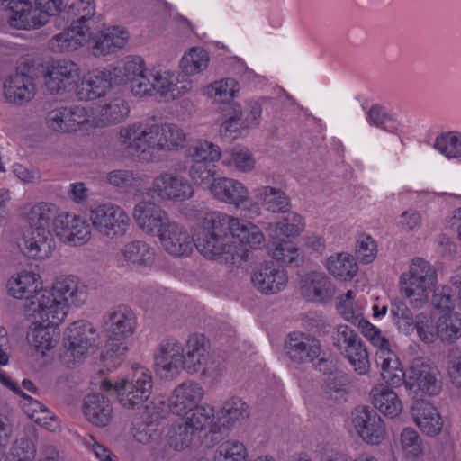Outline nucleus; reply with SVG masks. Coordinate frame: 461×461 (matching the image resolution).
I'll return each mask as SVG.
<instances>
[{"mask_svg":"<svg viewBox=\"0 0 461 461\" xmlns=\"http://www.w3.org/2000/svg\"><path fill=\"white\" fill-rule=\"evenodd\" d=\"M112 80L113 77L110 70L90 71L77 86L76 95L80 101H91L104 96L112 86Z\"/></svg>","mask_w":461,"mask_h":461,"instance_id":"7c9ffc66","label":"nucleus"},{"mask_svg":"<svg viewBox=\"0 0 461 461\" xmlns=\"http://www.w3.org/2000/svg\"><path fill=\"white\" fill-rule=\"evenodd\" d=\"M93 35L86 25H70L62 32L52 36L49 41V49L55 53H65L76 50L87 43Z\"/></svg>","mask_w":461,"mask_h":461,"instance_id":"2f4dec72","label":"nucleus"},{"mask_svg":"<svg viewBox=\"0 0 461 461\" xmlns=\"http://www.w3.org/2000/svg\"><path fill=\"white\" fill-rule=\"evenodd\" d=\"M23 308L26 314L32 317L36 322L56 326L64 321L69 309L66 303L56 296L51 288L39 290L29 303H23Z\"/></svg>","mask_w":461,"mask_h":461,"instance_id":"6e6552de","label":"nucleus"},{"mask_svg":"<svg viewBox=\"0 0 461 461\" xmlns=\"http://www.w3.org/2000/svg\"><path fill=\"white\" fill-rule=\"evenodd\" d=\"M407 391L417 395L418 392L434 395L438 392L436 371L429 360L424 357L414 358L408 370L402 384Z\"/></svg>","mask_w":461,"mask_h":461,"instance_id":"9d476101","label":"nucleus"},{"mask_svg":"<svg viewBox=\"0 0 461 461\" xmlns=\"http://www.w3.org/2000/svg\"><path fill=\"white\" fill-rule=\"evenodd\" d=\"M253 286L261 294H276L287 285L285 270L274 261H268L256 267L251 274Z\"/></svg>","mask_w":461,"mask_h":461,"instance_id":"f3484780","label":"nucleus"},{"mask_svg":"<svg viewBox=\"0 0 461 461\" xmlns=\"http://www.w3.org/2000/svg\"><path fill=\"white\" fill-rule=\"evenodd\" d=\"M221 159L222 165L234 172L249 173L255 168L256 161L251 152L242 147L226 150Z\"/></svg>","mask_w":461,"mask_h":461,"instance_id":"de8ad7c7","label":"nucleus"},{"mask_svg":"<svg viewBox=\"0 0 461 461\" xmlns=\"http://www.w3.org/2000/svg\"><path fill=\"white\" fill-rule=\"evenodd\" d=\"M269 252L274 259L285 265L298 266L302 262L299 249L291 240H280L272 242Z\"/></svg>","mask_w":461,"mask_h":461,"instance_id":"864d4df0","label":"nucleus"},{"mask_svg":"<svg viewBox=\"0 0 461 461\" xmlns=\"http://www.w3.org/2000/svg\"><path fill=\"white\" fill-rule=\"evenodd\" d=\"M95 15V4L94 0H77L68 6V19L72 25H86L92 32L91 23Z\"/></svg>","mask_w":461,"mask_h":461,"instance_id":"6e6d98bb","label":"nucleus"},{"mask_svg":"<svg viewBox=\"0 0 461 461\" xmlns=\"http://www.w3.org/2000/svg\"><path fill=\"white\" fill-rule=\"evenodd\" d=\"M352 425L357 434L366 443L380 444L385 437V427L375 411L359 406L352 412Z\"/></svg>","mask_w":461,"mask_h":461,"instance_id":"2eb2a0df","label":"nucleus"},{"mask_svg":"<svg viewBox=\"0 0 461 461\" xmlns=\"http://www.w3.org/2000/svg\"><path fill=\"white\" fill-rule=\"evenodd\" d=\"M136 324V316L127 306L118 307L109 315L105 323L108 333L106 352L104 356L105 360L118 359V363L122 361L127 350L125 339L133 334Z\"/></svg>","mask_w":461,"mask_h":461,"instance_id":"423d86ee","label":"nucleus"},{"mask_svg":"<svg viewBox=\"0 0 461 461\" xmlns=\"http://www.w3.org/2000/svg\"><path fill=\"white\" fill-rule=\"evenodd\" d=\"M9 18L12 27L20 30H32L44 24L45 14H41L37 5L26 0L15 2Z\"/></svg>","mask_w":461,"mask_h":461,"instance_id":"f704fd0d","label":"nucleus"},{"mask_svg":"<svg viewBox=\"0 0 461 461\" xmlns=\"http://www.w3.org/2000/svg\"><path fill=\"white\" fill-rule=\"evenodd\" d=\"M89 220L95 230L108 240H117L126 235L131 227V218L121 206L105 203L89 211Z\"/></svg>","mask_w":461,"mask_h":461,"instance_id":"0eeeda50","label":"nucleus"},{"mask_svg":"<svg viewBox=\"0 0 461 461\" xmlns=\"http://www.w3.org/2000/svg\"><path fill=\"white\" fill-rule=\"evenodd\" d=\"M101 388L114 391L118 402L126 409H138L149 399L153 388V377L149 369L141 366H133L130 377L121 379L115 384L103 381Z\"/></svg>","mask_w":461,"mask_h":461,"instance_id":"20e7f679","label":"nucleus"},{"mask_svg":"<svg viewBox=\"0 0 461 461\" xmlns=\"http://www.w3.org/2000/svg\"><path fill=\"white\" fill-rule=\"evenodd\" d=\"M186 135L173 123L135 122L120 128L118 141L122 148L140 161L149 163L155 151H174L184 147Z\"/></svg>","mask_w":461,"mask_h":461,"instance_id":"f257e3e1","label":"nucleus"},{"mask_svg":"<svg viewBox=\"0 0 461 461\" xmlns=\"http://www.w3.org/2000/svg\"><path fill=\"white\" fill-rule=\"evenodd\" d=\"M130 34L122 26L104 29L93 39L92 51L95 57L106 56L122 49L129 41Z\"/></svg>","mask_w":461,"mask_h":461,"instance_id":"473e14b6","label":"nucleus"},{"mask_svg":"<svg viewBox=\"0 0 461 461\" xmlns=\"http://www.w3.org/2000/svg\"><path fill=\"white\" fill-rule=\"evenodd\" d=\"M19 395L22 397L21 404L24 413L36 423L50 429V424H49L47 420H54V419L52 416H50L47 407L22 391Z\"/></svg>","mask_w":461,"mask_h":461,"instance_id":"052dcab7","label":"nucleus"},{"mask_svg":"<svg viewBox=\"0 0 461 461\" xmlns=\"http://www.w3.org/2000/svg\"><path fill=\"white\" fill-rule=\"evenodd\" d=\"M227 119L221 124L220 132L223 138L235 140L241 131L247 130L243 121V112L238 103L230 104L229 109H222Z\"/></svg>","mask_w":461,"mask_h":461,"instance_id":"09e8293b","label":"nucleus"},{"mask_svg":"<svg viewBox=\"0 0 461 461\" xmlns=\"http://www.w3.org/2000/svg\"><path fill=\"white\" fill-rule=\"evenodd\" d=\"M336 293L335 285L322 272H310L301 279V294L308 301L324 303Z\"/></svg>","mask_w":461,"mask_h":461,"instance_id":"c85d7f7f","label":"nucleus"},{"mask_svg":"<svg viewBox=\"0 0 461 461\" xmlns=\"http://www.w3.org/2000/svg\"><path fill=\"white\" fill-rule=\"evenodd\" d=\"M144 403L141 418L147 425H151L163 419L169 407L165 397L161 395L154 396Z\"/></svg>","mask_w":461,"mask_h":461,"instance_id":"338daca9","label":"nucleus"},{"mask_svg":"<svg viewBox=\"0 0 461 461\" xmlns=\"http://www.w3.org/2000/svg\"><path fill=\"white\" fill-rule=\"evenodd\" d=\"M248 451L245 445L238 440H227L217 448L214 461H247Z\"/></svg>","mask_w":461,"mask_h":461,"instance_id":"e2e57ef3","label":"nucleus"},{"mask_svg":"<svg viewBox=\"0 0 461 461\" xmlns=\"http://www.w3.org/2000/svg\"><path fill=\"white\" fill-rule=\"evenodd\" d=\"M329 273L340 281H349L357 275L358 266L355 258L346 252L337 253L326 260Z\"/></svg>","mask_w":461,"mask_h":461,"instance_id":"a19ab883","label":"nucleus"},{"mask_svg":"<svg viewBox=\"0 0 461 461\" xmlns=\"http://www.w3.org/2000/svg\"><path fill=\"white\" fill-rule=\"evenodd\" d=\"M51 290L68 308L70 305L80 307L88 300V286L73 275L58 276Z\"/></svg>","mask_w":461,"mask_h":461,"instance_id":"bb28decb","label":"nucleus"},{"mask_svg":"<svg viewBox=\"0 0 461 461\" xmlns=\"http://www.w3.org/2000/svg\"><path fill=\"white\" fill-rule=\"evenodd\" d=\"M249 416V406L240 398L227 400L217 414L219 429L221 428L230 429L240 424Z\"/></svg>","mask_w":461,"mask_h":461,"instance_id":"ea45409f","label":"nucleus"},{"mask_svg":"<svg viewBox=\"0 0 461 461\" xmlns=\"http://www.w3.org/2000/svg\"><path fill=\"white\" fill-rule=\"evenodd\" d=\"M411 415L420 430L436 436L442 429L443 422L437 409L426 401H416L411 407Z\"/></svg>","mask_w":461,"mask_h":461,"instance_id":"c9c22d12","label":"nucleus"},{"mask_svg":"<svg viewBox=\"0 0 461 461\" xmlns=\"http://www.w3.org/2000/svg\"><path fill=\"white\" fill-rule=\"evenodd\" d=\"M437 277H426L401 275L400 291L409 300L412 307L420 309L429 300V294L434 291Z\"/></svg>","mask_w":461,"mask_h":461,"instance_id":"393cba45","label":"nucleus"},{"mask_svg":"<svg viewBox=\"0 0 461 461\" xmlns=\"http://www.w3.org/2000/svg\"><path fill=\"white\" fill-rule=\"evenodd\" d=\"M253 194L262 207L274 213L286 212L291 205L289 196L279 187L258 185Z\"/></svg>","mask_w":461,"mask_h":461,"instance_id":"e433bc0d","label":"nucleus"},{"mask_svg":"<svg viewBox=\"0 0 461 461\" xmlns=\"http://www.w3.org/2000/svg\"><path fill=\"white\" fill-rule=\"evenodd\" d=\"M342 356L349 362L354 371L358 375H363L368 373L370 368L369 357L362 339H359L354 347L344 350Z\"/></svg>","mask_w":461,"mask_h":461,"instance_id":"680f3d73","label":"nucleus"},{"mask_svg":"<svg viewBox=\"0 0 461 461\" xmlns=\"http://www.w3.org/2000/svg\"><path fill=\"white\" fill-rule=\"evenodd\" d=\"M55 246L49 229L28 227L18 240L22 253L33 259H43L50 256Z\"/></svg>","mask_w":461,"mask_h":461,"instance_id":"a211bd4d","label":"nucleus"},{"mask_svg":"<svg viewBox=\"0 0 461 461\" xmlns=\"http://www.w3.org/2000/svg\"><path fill=\"white\" fill-rule=\"evenodd\" d=\"M184 370L189 375L216 378L225 370L222 357L211 350L210 340L201 333L189 335L183 350Z\"/></svg>","mask_w":461,"mask_h":461,"instance_id":"7ed1b4c3","label":"nucleus"},{"mask_svg":"<svg viewBox=\"0 0 461 461\" xmlns=\"http://www.w3.org/2000/svg\"><path fill=\"white\" fill-rule=\"evenodd\" d=\"M204 396L203 386L194 381H185L176 386L169 398V408L176 415H183L199 406Z\"/></svg>","mask_w":461,"mask_h":461,"instance_id":"c756f323","label":"nucleus"},{"mask_svg":"<svg viewBox=\"0 0 461 461\" xmlns=\"http://www.w3.org/2000/svg\"><path fill=\"white\" fill-rule=\"evenodd\" d=\"M433 148L448 159L461 158V131H446L436 137Z\"/></svg>","mask_w":461,"mask_h":461,"instance_id":"603ef678","label":"nucleus"},{"mask_svg":"<svg viewBox=\"0 0 461 461\" xmlns=\"http://www.w3.org/2000/svg\"><path fill=\"white\" fill-rule=\"evenodd\" d=\"M209 60V54L204 49L193 47L182 57L180 68L185 75L193 76L205 70Z\"/></svg>","mask_w":461,"mask_h":461,"instance_id":"3c124183","label":"nucleus"},{"mask_svg":"<svg viewBox=\"0 0 461 461\" xmlns=\"http://www.w3.org/2000/svg\"><path fill=\"white\" fill-rule=\"evenodd\" d=\"M58 216L57 207L50 203H38L28 212L27 218L30 226L49 229L50 222Z\"/></svg>","mask_w":461,"mask_h":461,"instance_id":"bf43d9fd","label":"nucleus"},{"mask_svg":"<svg viewBox=\"0 0 461 461\" xmlns=\"http://www.w3.org/2000/svg\"><path fill=\"white\" fill-rule=\"evenodd\" d=\"M154 94L159 95L166 101H173L189 93L193 88L190 79L179 78L170 71H154L151 73Z\"/></svg>","mask_w":461,"mask_h":461,"instance_id":"5701e85b","label":"nucleus"},{"mask_svg":"<svg viewBox=\"0 0 461 461\" xmlns=\"http://www.w3.org/2000/svg\"><path fill=\"white\" fill-rule=\"evenodd\" d=\"M267 230L270 235L282 234L285 237H294L304 230V221L300 214L289 212L282 221L269 223Z\"/></svg>","mask_w":461,"mask_h":461,"instance_id":"13d9d810","label":"nucleus"},{"mask_svg":"<svg viewBox=\"0 0 461 461\" xmlns=\"http://www.w3.org/2000/svg\"><path fill=\"white\" fill-rule=\"evenodd\" d=\"M229 232L230 216L219 212L207 213L195 232L194 246L207 259L234 265L241 256Z\"/></svg>","mask_w":461,"mask_h":461,"instance_id":"f03ea898","label":"nucleus"},{"mask_svg":"<svg viewBox=\"0 0 461 461\" xmlns=\"http://www.w3.org/2000/svg\"><path fill=\"white\" fill-rule=\"evenodd\" d=\"M97 336V331L91 323L85 321L73 322L65 332L66 354L73 357L74 363L81 362L95 345Z\"/></svg>","mask_w":461,"mask_h":461,"instance_id":"f8f14e48","label":"nucleus"},{"mask_svg":"<svg viewBox=\"0 0 461 461\" xmlns=\"http://www.w3.org/2000/svg\"><path fill=\"white\" fill-rule=\"evenodd\" d=\"M196 434L183 419L181 422L172 425L169 430L170 444L175 449H184L190 446Z\"/></svg>","mask_w":461,"mask_h":461,"instance_id":"69168bd1","label":"nucleus"},{"mask_svg":"<svg viewBox=\"0 0 461 461\" xmlns=\"http://www.w3.org/2000/svg\"><path fill=\"white\" fill-rule=\"evenodd\" d=\"M35 93L34 79L26 73H13L4 81L3 95L6 102L10 104L28 103L34 97Z\"/></svg>","mask_w":461,"mask_h":461,"instance_id":"cd10ccee","label":"nucleus"},{"mask_svg":"<svg viewBox=\"0 0 461 461\" xmlns=\"http://www.w3.org/2000/svg\"><path fill=\"white\" fill-rule=\"evenodd\" d=\"M132 217L140 230L158 238L173 221L164 209L149 201L139 202L133 208Z\"/></svg>","mask_w":461,"mask_h":461,"instance_id":"ddd939ff","label":"nucleus"},{"mask_svg":"<svg viewBox=\"0 0 461 461\" xmlns=\"http://www.w3.org/2000/svg\"><path fill=\"white\" fill-rule=\"evenodd\" d=\"M210 193L217 201L235 208H240L249 200V193L245 185L230 177L219 176L213 179Z\"/></svg>","mask_w":461,"mask_h":461,"instance_id":"4be33fe9","label":"nucleus"},{"mask_svg":"<svg viewBox=\"0 0 461 461\" xmlns=\"http://www.w3.org/2000/svg\"><path fill=\"white\" fill-rule=\"evenodd\" d=\"M230 233L240 243L253 249H260L265 245V235L257 225L249 221L230 216Z\"/></svg>","mask_w":461,"mask_h":461,"instance_id":"4c0bfd02","label":"nucleus"},{"mask_svg":"<svg viewBox=\"0 0 461 461\" xmlns=\"http://www.w3.org/2000/svg\"><path fill=\"white\" fill-rule=\"evenodd\" d=\"M145 62L139 56H128L111 71L115 85L131 83L145 72Z\"/></svg>","mask_w":461,"mask_h":461,"instance_id":"a18cd8bd","label":"nucleus"},{"mask_svg":"<svg viewBox=\"0 0 461 461\" xmlns=\"http://www.w3.org/2000/svg\"><path fill=\"white\" fill-rule=\"evenodd\" d=\"M185 420L196 432L209 430L211 433L220 431L217 420L215 421V411L208 403L201 404L184 413Z\"/></svg>","mask_w":461,"mask_h":461,"instance_id":"58836bf2","label":"nucleus"},{"mask_svg":"<svg viewBox=\"0 0 461 461\" xmlns=\"http://www.w3.org/2000/svg\"><path fill=\"white\" fill-rule=\"evenodd\" d=\"M79 77L78 66L68 59L52 63L44 77V84L50 94H60L71 88Z\"/></svg>","mask_w":461,"mask_h":461,"instance_id":"412c9836","label":"nucleus"},{"mask_svg":"<svg viewBox=\"0 0 461 461\" xmlns=\"http://www.w3.org/2000/svg\"><path fill=\"white\" fill-rule=\"evenodd\" d=\"M239 91V84L234 78L221 79L207 87L208 96L212 98L214 102L223 103L225 105L223 109H229V104L235 103L231 100Z\"/></svg>","mask_w":461,"mask_h":461,"instance_id":"8fccbe9b","label":"nucleus"},{"mask_svg":"<svg viewBox=\"0 0 461 461\" xmlns=\"http://www.w3.org/2000/svg\"><path fill=\"white\" fill-rule=\"evenodd\" d=\"M185 156L193 162H216L221 158V151L218 145L207 140L197 139L187 146Z\"/></svg>","mask_w":461,"mask_h":461,"instance_id":"c03bdc74","label":"nucleus"},{"mask_svg":"<svg viewBox=\"0 0 461 461\" xmlns=\"http://www.w3.org/2000/svg\"><path fill=\"white\" fill-rule=\"evenodd\" d=\"M130 113L127 102L122 97L105 100L92 108L91 127H107L126 120Z\"/></svg>","mask_w":461,"mask_h":461,"instance_id":"a878e982","label":"nucleus"},{"mask_svg":"<svg viewBox=\"0 0 461 461\" xmlns=\"http://www.w3.org/2000/svg\"><path fill=\"white\" fill-rule=\"evenodd\" d=\"M436 339L454 343L461 338V315L456 312H442L436 322Z\"/></svg>","mask_w":461,"mask_h":461,"instance_id":"37998d69","label":"nucleus"},{"mask_svg":"<svg viewBox=\"0 0 461 461\" xmlns=\"http://www.w3.org/2000/svg\"><path fill=\"white\" fill-rule=\"evenodd\" d=\"M284 350L287 357L294 364L302 365L313 362L321 352V342L314 337L301 331L287 334Z\"/></svg>","mask_w":461,"mask_h":461,"instance_id":"4468645a","label":"nucleus"},{"mask_svg":"<svg viewBox=\"0 0 461 461\" xmlns=\"http://www.w3.org/2000/svg\"><path fill=\"white\" fill-rule=\"evenodd\" d=\"M390 312L393 323L401 331L409 334L414 330L415 317L405 303L402 301L393 302Z\"/></svg>","mask_w":461,"mask_h":461,"instance_id":"0e129e2a","label":"nucleus"},{"mask_svg":"<svg viewBox=\"0 0 461 461\" xmlns=\"http://www.w3.org/2000/svg\"><path fill=\"white\" fill-rule=\"evenodd\" d=\"M184 346L176 339H167L158 346L154 356L156 372L165 378L178 375L184 370Z\"/></svg>","mask_w":461,"mask_h":461,"instance_id":"dca6fc26","label":"nucleus"},{"mask_svg":"<svg viewBox=\"0 0 461 461\" xmlns=\"http://www.w3.org/2000/svg\"><path fill=\"white\" fill-rule=\"evenodd\" d=\"M38 275L33 272H23L18 276L11 278L7 283L10 295L17 299H25L29 303L32 297L38 293Z\"/></svg>","mask_w":461,"mask_h":461,"instance_id":"79ce46f5","label":"nucleus"},{"mask_svg":"<svg viewBox=\"0 0 461 461\" xmlns=\"http://www.w3.org/2000/svg\"><path fill=\"white\" fill-rule=\"evenodd\" d=\"M158 240L163 249L175 258H186L194 250L195 238H193L185 226L176 221L160 233Z\"/></svg>","mask_w":461,"mask_h":461,"instance_id":"6ab92c4d","label":"nucleus"},{"mask_svg":"<svg viewBox=\"0 0 461 461\" xmlns=\"http://www.w3.org/2000/svg\"><path fill=\"white\" fill-rule=\"evenodd\" d=\"M401 443L405 455L411 458H418L422 453V444L417 431L405 428L401 434Z\"/></svg>","mask_w":461,"mask_h":461,"instance_id":"774afa93","label":"nucleus"},{"mask_svg":"<svg viewBox=\"0 0 461 461\" xmlns=\"http://www.w3.org/2000/svg\"><path fill=\"white\" fill-rule=\"evenodd\" d=\"M118 267L131 270L152 266L155 261L154 249L142 240H133L124 244L115 255Z\"/></svg>","mask_w":461,"mask_h":461,"instance_id":"aec40b11","label":"nucleus"},{"mask_svg":"<svg viewBox=\"0 0 461 461\" xmlns=\"http://www.w3.org/2000/svg\"><path fill=\"white\" fill-rule=\"evenodd\" d=\"M33 324L34 327L27 334L29 344L41 353L52 348L55 346L56 339L49 328L56 327V325H44L45 323L36 322L35 321Z\"/></svg>","mask_w":461,"mask_h":461,"instance_id":"4d7b16f0","label":"nucleus"},{"mask_svg":"<svg viewBox=\"0 0 461 461\" xmlns=\"http://www.w3.org/2000/svg\"><path fill=\"white\" fill-rule=\"evenodd\" d=\"M338 310L346 321L357 324L364 334V323L370 322L363 319L362 305L355 301L351 291L340 297Z\"/></svg>","mask_w":461,"mask_h":461,"instance_id":"5fc2aeb1","label":"nucleus"},{"mask_svg":"<svg viewBox=\"0 0 461 461\" xmlns=\"http://www.w3.org/2000/svg\"><path fill=\"white\" fill-rule=\"evenodd\" d=\"M53 231L64 243L82 246L91 239V228L83 217L71 212H60L53 221Z\"/></svg>","mask_w":461,"mask_h":461,"instance_id":"9b49d317","label":"nucleus"},{"mask_svg":"<svg viewBox=\"0 0 461 461\" xmlns=\"http://www.w3.org/2000/svg\"><path fill=\"white\" fill-rule=\"evenodd\" d=\"M364 336L375 347V363L381 369V377L393 387L402 385L405 372L397 355L391 350L388 339L372 323H364Z\"/></svg>","mask_w":461,"mask_h":461,"instance_id":"39448f33","label":"nucleus"},{"mask_svg":"<svg viewBox=\"0 0 461 461\" xmlns=\"http://www.w3.org/2000/svg\"><path fill=\"white\" fill-rule=\"evenodd\" d=\"M437 277H426L401 275L400 291L409 300L412 307L420 309L429 300V294L434 291Z\"/></svg>","mask_w":461,"mask_h":461,"instance_id":"b1692460","label":"nucleus"},{"mask_svg":"<svg viewBox=\"0 0 461 461\" xmlns=\"http://www.w3.org/2000/svg\"><path fill=\"white\" fill-rule=\"evenodd\" d=\"M371 396L374 406L384 415L394 418L402 411V402L393 391L384 387H375L371 391Z\"/></svg>","mask_w":461,"mask_h":461,"instance_id":"49530a36","label":"nucleus"},{"mask_svg":"<svg viewBox=\"0 0 461 461\" xmlns=\"http://www.w3.org/2000/svg\"><path fill=\"white\" fill-rule=\"evenodd\" d=\"M83 413L91 424L103 428L110 423L113 408L105 396L100 393H92L84 399Z\"/></svg>","mask_w":461,"mask_h":461,"instance_id":"72a5a7b5","label":"nucleus"},{"mask_svg":"<svg viewBox=\"0 0 461 461\" xmlns=\"http://www.w3.org/2000/svg\"><path fill=\"white\" fill-rule=\"evenodd\" d=\"M149 190L152 196L161 202L181 203L194 195V188L189 179L169 171L155 176Z\"/></svg>","mask_w":461,"mask_h":461,"instance_id":"1a4fd4ad","label":"nucleus"}]
</instances>
